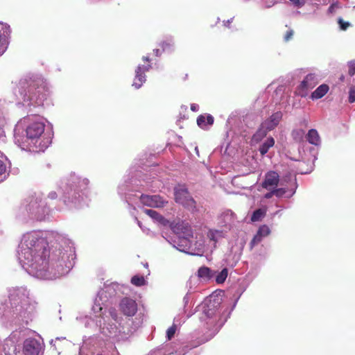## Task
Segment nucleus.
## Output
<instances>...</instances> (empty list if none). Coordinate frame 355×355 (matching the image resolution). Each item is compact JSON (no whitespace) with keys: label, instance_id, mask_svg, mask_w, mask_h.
Listing matches in <instances>:
<instances>
[{"label":"nucleus","instance_id":"nucleus-1","mask_svg":"<svg viewBox=\"0 0 355 355\" xmlns=\"http://www.w3.org/2000/svg\"><path fill=\"white\" fill-rule=\"evenodd\" d=\"M24 241L26 247L25 253L31 257L30 260L28 257L26 258L28 263L37 271L45 270L48 266L49 257L46 241L40 237L35 232L27 233L24 236Z\"/></svg>","mask_w":355,"mask_h":355},{"label":"nucleus","instance_id":"nucleus-2","mask_svg":"<svg viewBox=\"0 0 355 355\" xmlns=\"http://www.w3.org/2000/svg\"><path fill=\"white\" fill-rule=\"evenodd\" d=\"M44 86L42 80H32L27 87V92L24 94V101H30L33 105L42 103Z\"/></svg>","mask_w":355,"mask_h":355},{"label":"nucleus","instance_id":"nucleus-3","mask_svg":"<svg viewBox=\"0 0 355 355\" xmlns=\"http://www.w3.org/2000/svg\"><path fill=\"white\" fill-rule=\"evenodd\" d=\"M175 200L191 212L197 211L196 202L191 196L188 189L184 187H179L174 189Z\"/></svg>","mask_w":355,"mask_h":355},{"label":"nucleus","instance_id":"nucleus-4","mask_svg":"<svg viewBox=\"0 0 355 355\" xmlns=\"http://www.w3.org/2000/svg\"><path fill=\"white\" fill-rule=\"evenodd\" d=\"M44 128L45 125L44 123L35 121L28 125L26 130L27 138L34 143L36 148H38L39 150H43L47 146L48 141L44 144H42V142L40 141L39 144L37 145V143L40 139L41 136L44 132Z\"/></svg>","mask_w":355,"mask_h":355},{"label":"nucleus","instance_id":"nucleus-5","mask_svg":"<svg viewBox=\"0 0 355 355\" xmlns=\"http://www.w3.org/2000/svg\"><path fill=\"white\" fill-rule=\"evenodd\" d=\"M26 210L37 220H42L44 214V208L42 205L40 198L35 196L28 197L26 200Z\"/></svg>","mask_w":355,"mask_h":355},{"label":"nucleus","instance_id":"nucleus-6","mask_svg":"<svg viewBox=\"0 0 355 355\" xmlns=\"http://www.w3.org/2000/svg\"><path fill=\"white\" fill-rule=\"evenodd\" d=\"M142 60L147 62L146 65L138 66L135 70V77L132 83V86L135 88L139 89L142 84L146 81L145 72L149 71L151 68L150 64V59L148 56H144Z\"/></svg>","mask_w":355,"mask_h":355},{"label":"nucleus","instance_id":"nucleus-7","mask_svg":"<svg viewBox=\"0 0 355 355\" xmlns=\"http://www.w3.org/2000/svg\"><path fill=\"white\" fill-rule=\"evenodd\" d=\"M318 83V80L315 75L313 73L308 74L299 85L298 94L304 97L307 95L309 90L314 88Z\"/></svg>","mask_w":355,"mask_h":355},{"label":"nucleus","instance_id":"nucleus-8","mask_svg":"<svg viewBox=\"0 0 355 355\" xmlns=\"http://www.w3.org/2000/svg\"><path fill=\"white\" fill-rule=\"evenodd\" d=\"M140 201L144 205L153 207H163L167 203L166 201L158 195L149 196L142 194L140 197Z\"/></svg>","mask_w":355,"mask_h":355},{"label":"nucleus","instance_id":"nucleus-9","mask_svg":"<svg viewBox=\"0 0 355 355\" xmlns=\"http://www.w3.org/2000/svg\"><path fill=\"white\" fill-rule=\"evenodd\" d=\"M83 197L79 191L72 189H67L64 196V202L67 205H77L83 200Z\"/></svg>","mask_w":355,"mask_h":355},{"label":"nucleus","instance_id":"nucleus-10","mask_svg":"<svg viewBox=\"0 0 355 355\" xmlns=\"http://www.w3.org/2000/svg\"><path fill=\"white\" fill-rule=\"evenodd\" d=\"M10 35L9 25L0 22V55L6 50L8 44V38Z\"/></svg>","mask_w":355,"mask_h":355},{"label":"nucleus","instance_id":"nucleus-11","mask_svg":"<svg viewBox=\"0 0 355 355\" xmlns=\"http://www.w3.org/2000/svg\"><path fill=\"white\" fill-rule=\"evenodd\" d=\"M173 231L182 236L189 239L193 237V231L191 225L186 221H180L173 226Z\"/></svg>","mask_w":355,"mask_h":355},{"label":"nucleus","instance_id":"nucleus-12","mask_svg":"<svg viewBox=\"0 0 355 355\" xmlns=\"http://www.w3.org/2000/svg\"><path fill=\"white\" fill-rule=\"evenodd\" d=\"M121 311L128 316L134 315L137 311V304L135 300L125 297L120 304Z\"/></svg>","mask_w":355,"mask_h":355},{"label":"nucleus","instance_id":"nucleus-13","mask_svg":"<svg viewBox=\"0 0 355 355\" xmlns=\"http://www.w3.org/2000/svg\"><path fill=\"white\" fill-rule=\"evenodd\" d=\"M40 344L35 339H27L24 343L23 352L25 355H38Z\"/></svg>","mask_w":355,"mask_h":355},{"label":"nucleus","instance_id":"nucleus-14","mask_svg":"<svg viewBox=\"0 0 355 355\" xmlns=\"http://www.w3.org/2000/svg\"><path fill=\"white\" fill-rule=\"evenodd\" d=\"M279 181V174L273 171L268 172L265 175V180L261 186L264 189H268L270 187L277 186Z\"/></svg>","mask_w":355,"mask_h":355},{"label":"nucleus","instance_id":"nucleus-15","mask_svg":"<svg viewBox=\"0 0 355 355\" xmlns=\"http://www.w3.org/2000/svg\"><path fill=\"white\" fill-rule=\"evenodd\" d=\"M282 112L281 111L273 113L268 119L262 123L263 126L267 128L268 130H272L279 123L282 119Z\"/></svg>","mask_w":355,"mask_h":355},{"label":"nucleus","instance_id":"nucleus-16","mask_svg":"<svg viewBox=\"0 0 355 355\" xmlns=\"http://www.w3.org/2000/svg\"><path fill=\"white\" fill-rule=\"evenodd\" d=\"M214 117L211 114L200 115L197 118V124L202 129H207L209 125L214 123Z\"/></svg>","mask_w":355,"mask_h":355},{"label":"nucleus","instance_id":"nucleus-17","mask_svg":"<svg viewBox=\"0 0 355 355\" xmlns=\"http://www.w3.org/2000/svg\"><path fill=\"white\" fill-rule=\"evenodd\" d=\"M329 87L326 84L320 85L311 95V98L314 99H320L322 98L329 91Z\"/></svg>","mask_w":355,"mask_h":355},{"label":"nucleus","instance_id":"nucleus-18","mask_svg":"<svg viewBox=\"0 0 355 355\" xmlns=\"http://www.w3.org/2000/svg\"><path fill=\"white\" fill-rule=\"evenodd\" d=\"M307 141L313 145L318 146L320 142V138L318 131L315 129L309 130L306 135Z\"/></svg>","mask_w":355,"mask_h":355},{"label":"nucleus","instance_id":"nucleus-19","mask_svg":"<svg viewBox=\"0 0 355 355\" xmlns=\"http://www.w3.org/2000/svg\"><path fill=\"white\" fill-rule=\"evenodd\" d=\"M268 131H270V130H268L267 128L263 126V124L261 123L260 125V128L257 130V131L254 134L252 137V139L256 141L259 142L261 141L263 137H265L268 133Z\"/></svg>","mask_w":355,"mask_h":355},{"label":"nucleus","instance_id":"nucleus-20","mask_svg":"<svg viewBox=\"0 0 355 355\" xmlns=\"http://www.w3.org/2000/svg\"><path fill=\"white\" fill-rule=\"evenodd\" d=\"M267 212V208H259L256 209L251 216V221L252 222H257L261 221L262 218L266 216Z\"/></svg>","mask_w":355,"mask_h":355},{"label":"nucleus","instance_id":"nucleus-21","mask_svg":"<svg viewBox=\"0 0 355 355\" xmlns=\"http://www.w3.org/2000/svg\"><path fill=\"white\" fill-rule=\"evenodd\" d=\"M213 276L211 270L206 266L200 267L198 270V277L204 280H209Z\"/></svg>","mask_w":355,"mask_h":355},{"label":"nucleus","instance_id":"nucleus-22","mask_svg":"<svg viewBox=\"0 0 355 355\" xmlns=\"http://www.w3.org/2000/svg\"><path fill=\"white\" fill-rule=\"evenodd\" d=\"M275 144V140L272 137L268 138L259 147V152L261 155L266 154L270 149Z\"/></svg>","mask_w":355,"mask_h":355},{"label":"nucleus","instance_id":"nucleus-23","mask_svg":"<svg viewBox=\"0 0 355 355\" xmlns=\"http://www.w3.org/2000/svg\"><path fill=\"white\" fill-rule=\"evenodd\" d=\"M144 213L146 214L148 216H149L153 219L155 220L156 221L164 224L165 223V218L164 216H162L160 214H159L157 211L153 210V209H144Z\"/></svg>","mask_w":355,"mask_h":355},{"label":"nucleus","instance_id":"nucleus-24","mask_svg":"<svg viewBox=\"0 0 355 355\" xmlns=\"http://www.w3.org/2000/svg\"><path fill=\"white\" fill-rule=\"evenodd\" d=\"M228 270L223 268L216 277V282L218 284H223L227 277Z\"/></svg>","mask_w":355,"mask_h":355},{"label":"nucleus","instance_id":"nucleus-25","mask_svg":"<svg viewBox=\"0 0 355 355\" xmlns=\"http://www.w3.org/2000/svg\"><path fill=\"white\" fill-rule=\"evenodd\" d=\"M162 51H171L173 50V43L171 40H164L159 43Z\"/></svg>","mask_w":355,"mask_h":355},{"label":"nucleus","instance_id":"nucleus-26","mask_svg":"<svg viewBox=\"0 0 355 355\" xmlns=\"http://www.w3.org/2000/svg\"><path fill=\"white\" fill-rule=\"evenodd\" d=\"M144 277L142 276L135 275L131 278V283L137 286H141L145 284Z\"/></svg>","mask_w":355,"mask_h":355},{"label":"nucleus","instance_id":"nucleus-27","mask_svg":"<svg viewBox=\"0 0 355 355\" xmlns=\"http://www.w3.org/2000/svg\"><path fill=\"white\" fill-rule=\"evenodd\" d=\"M304 132L303 130H295L292 132L293 139L297 142H300L303 139Z\"/></svg>","mask_w":355,"mask_h":355},{"label":"nucleus","instance_id":"nucleus-28","mask_svg":"<svg viewBox=\"0 0 355 355\" xmlns=\"http://www.w3.org/2000/svg\"><path fill=\"white\" fill-rule=\"evenodd\" d=\"M262 239L263 237L257 233L249 244L250 250H252L256 245L259 243Z\"/></svg>","mask_w":355,"mask_h":355},{"label":"nucleus","instance_id":"nucleus-29","mask_svg":"<svg viewBox=\"0 0 355 355\" xmlns=\"http://www.w3.org/2000/svg\"><path fill=\"white\" fill-rule=\"evenodd\" d=\"M176 330H177V326L175 324H173L171 327H170L167 329L166 338H167L168 340H171L173 338V336L176 332Z\"/></svg>","mask_w":355,"mask_h":355},{"label":"nucleus","instance_id":"nucleus-30","mask_svg":"<svg viewBox=\"0 0 355 355\" xmlns=\"http://www.w3.org/2000/svg\"><path fill=\"white\" fill-rule=\"evenodd\" d=\"M270 232V230L269 229V227L266 225H261L257 233H258L259 235H261L262 237H264V236H268Z\"/></svg>","mask_w":355,"mask_h":355},{"label":"nucleus","instance_id":"nucleus-31","mask_svg":"<svg viewBox=\"0 0 355 355\" xmlns=\"http://www.w3.org/2000/svg\"><path fill=\"white\" fill-rule=\"evenodd\" d=\"M338 24L341 31H346L351 26L349 22L345 21L341 17L338 18Z\"/></svg>","mask_w":355,"mask_h":355},{"label":"nucleus","instance_id":"nucleus-32","mask_svg":"<svg viewBox=\"0 0 355 355\" xmlns=\"http://www.w3.org/2000/svg\"><path fill=\"white\" fill-rule=\"evenodd\" d=\"M219 233L217 230H209L207 232V237L215 243L217 242V234Z\"/></svg>","mask_w":355,"mask_h":355},{"label":"nucleus","instance_id":"nucleus-33","mask_svg":"<svg viewBox=\"0 0 355 355\" xmlns=\"http://www.w3.org/2000/svg\"><path fill=\"white\" fill-rule=\"evenodd\" d=\"M287 190L285 188H279L274 189L275 196L278 198H282L286 195Z\"/></svg>","mask_w":355,"mask_h":355},{"label":"nucleus","instance_id":"nucleus-34","mask_svg":"<svg viewBox=\"0 0 355 355\" xmlns=\"http://www.w3.org/2000/svg\"><path fill=\"white\" fill-rule=\"evenodd\" d=\"M349 102L350 103L355 102V89L354 87H351L349 92Z\"/></svg>","mask_w":355,"mask_h":355},{"label":"nucleus","instance_id":"nucleus-35","mask_svg":"<svg viewBox=\"0 0 355 355\" xmlns=\"http://www.w3.org/2000/svg\"><path fill=\"white\" fill-rule=\"evenodd\" d=\"M293 34L294 31L292 29L287 31L284 37V41L288 42L290 40H291L293 36Z\"/></svg>","mask_w":355,"mask_h":355},{"label":"nucleus","instance_id":"nucleus-36","mask_svg":"<svg viewBox=\"0 0 355 355\" xmlns=\"http://www.w3.org/2000/svg\"><path fill=\"white\" fill-rule=\"evenodd\" d=\"M272 196H275L274 190H272L270 192H268V193H266L264 197L266 198H267V199H269V198H272Z\"/></svg>","mask_w":355,"mask_h":355},{"label":"nucleus","instance_id":"nucleus-37","mask_svg":"<svg viewBox=\"0 0 355 355\" xmlns=\"http://www.w3.org/2000/svg\"><path fill=\"white\" fill-rule=\"evenodd\" d=\"M294 5L297 6H301L302 4L300 2V0H290Z\"/></svg>","mask_w":355,"mask_h":355},{"label":"nucleus","instance_id":"nucleus-38","mask_svg":"<svg viewBox=\"0 0 355 355\" xmlns=\"http://www.w3.org/2000/svg\"><path fill=\"white\" fill-rule=\"evenodd\" d=\"M153 52L156 56H159L163 51H162L159 49H156L153 50Z\"/></svg>","mask_w":355,"mask_h":355},{"label":"nucleus","instance_id":"nucleus-39","mask_svg":"<svg viewBox=\"0 0 355 355\" xmlns=\"http://www.w3.org/2000/svg\"><path fill=\"white\" fill-rule=\"evenodd\" d=\"M191 110L193 112H196L198 110V106L196 104L191 105Z\"/></svg>","mask_w":355,"mask_h":355},{"label":"nucleus","instance_id":"nucleus-40","mask_svg":"<svg viewBox=\"0 0 355 355\" xmlns=\"http://www.w3.org/2000/svg\"><path fill=\"white\" fill-rule=\"evenodd\" d=\"M295 191L293 190V191H291L290 192V194L287 196V197H291L294 193H295Z\"/></svg>","mask_w":355,"mask_h":355},{"label":"nucleus","instance_id":"nucleus-41","mask_svg":"<svg viewBox=\"0 0 355 355\" xmlns=\"http://www.w3.org/2000/svg\"><path fill=\"white\" fill-rule=\"evenodd\" d=\"M333 10H334V5H331L329 8V11L332 12H333Z\"/></svg>","mask_w":355,"mask_h":355},{"label":"nucleus","instance_id":"nucleus-42","mask_svg":"<svg viewBox=\"0 0 355 355\" xmlns=\"http://www.w3.org/2000/svg\"><path fill=\"white\" fill-rule=\"evenodd\" d=\"M50 195H51V198H54L56 196V193H51Z\"/></svg>","mask_w":355,"mask_h":355},{"label":"nucleus","instance_id":"nucleus-43","mask_svg":"<svg viewBox=\"0 0 355 355\" xmlns=\"http://www.w3.org/2000/svg\"><path fill=\"white\" fill-rule=\"evenodd\" d=\"M349 74L350 75H353L354 74V71H351V70L349 71Z\"/></svg>","mask_w":355,"mask_h":355},{"label":"nucleus","instance_id":"nucleus-44","mask_svg":"<svg viewBox=\"0 0 355 355\" xmlns=\"http://www.w3.org/2000/svg\"><path fill=\"white\" fill-rule=\"evenodd\" d=\"M97 355H103L102 354H98Z\"/></svg>","mask_w":355,"mask_h":355}]
</instances>
